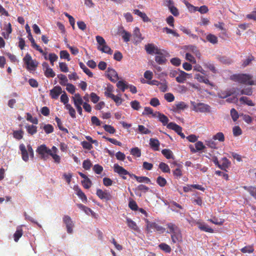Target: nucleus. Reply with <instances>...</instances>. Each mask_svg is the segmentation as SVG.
I'll use <instances>...</instances> for the list:
<instances>
[{
	"mask_svg": "<svg viewBox=\"0 0 256 256\" xmlns=\"http://www.w3.org/2000/svg\"><path fill=\"white\" fill-rule=\"evenodd\" d=\"M230 78L234 82L245 85H256V81L253 80V76L250 74H234L230 76Z\"/></svg>",
	"mask_w": 256,
	"mask_h": 256,
	"instance_id": "1",
	"label": "nucleus"
},
{
	"mask_svg": "<svg viewBox=\"0 0 256 256\" xmlns=\"http://www.w3.org/2000/svg\"><path fill=\"white\" fill-rule=\"evenodd\" d=\"M190 104L192 106V110L196 112L210 113L211 112V107L208 104L191 101Z\"/></svg>",
	"mask_w": 256,
	"mask_h": 256,
	"instance_id": "2",
	"label": "nucleus"
},
{
	"mask_svg": "<svg viewBox=\"0 0 256 256\" xmlns=\"http://www.w3.org/2000/svg\"><path fill=\"white\" fill-rule=\"evenodd\" d=\"M51 150L46 147L45 144H42L38 146L36 152L40 156L41 159L46 160L48 158L51 152Z\"/></svg>",
	"mask_w": 256,
	"mask_h": 256,
	"instance_id": "3",
	"label": "nucleus"
},
{
	"mask_svg": "<svg viewBox=\"0 0 256 256\" xmlns=\"http://www.w3.org/2000/svg\"><path fill=\"white\" fill-rule=\"evenodd\" d=\"M24 63L26 65V68L28 70H33L38 66L36 61L32 60L31 56L27 53L23 58Z\"/></svg>",
	"mask_w": 256,
	"mask_h": 256,
	"instance_id": "4",
	"label": "nucleus"
},
{
	"mask_svg": "<svg viewBox=\"0 0 256 256\" xmlns=\"http://www.w3.org/2000/svg\"><path fill=\"white\" fill-rule=\"evenodd\" d=\"M96 196L102 200L110 201L112 199V196L110 192L108 190H102L101 189L98 188L96 192Z\"/></svg>",
	"mask_w": 256,
	"mask_h": 256,
	"instance_id": "5",
	"label": "nucleus"
},
{
	"mask_svg": "<svg viewBox=\"0 0 256 256\" xmlns=\"http://www.w3.org/2000/svg\"><path fill=\"white\" fill-rule=\"evenodd\" d=\"M146 228L148 232H152V230H156L158 232H164V229L156 223L151 222L147 219L146 220Z\"/></svg>",
	"mask_w": 256,
	"mask_h": 256,
	"instance_id": "6",
	"label": "nucleus"
},
{
	"mask_svg": "<svg viewBox=\"0 0 256 256\" xmlns=\"http://www.w3.org/2000/svg\"><path fill=\"white\" fill-rule=\"evenodd\" d=\"M63 222L66 224V231L68 234L73 232L74 223L70 217L68 215H64L62 218Z\"/></svg>",
	"mask_w": 256,
	"mask_h": 256,
	"instance_id": "7",
	"label": "nucleus"
},
{
	"mask_svg": "<svg viewBox=\"0 0 256 256\" xmlns=\"http://www.w3.org/2000/svg\"><path fill=\"white\" fill-rule=\"evenodd\" d=\"M114 170L115 172L118 173L120 176H121L124 180H126V178L125 176L126 175H130L132 174H130L126 170H125L122 166H119L117 164H115L114 166Z\"/></svg>",
	"mask_w": 256,
	"mask_h": 256,
	"instance_id": "8",
	"label": "nucleus"
},
{
	"mask_svg": "<svg viewBox=\"0 0 256 256\" xmlns=\"http://www.w3.org/2000/svg\"><path fill=\"white\" fill-rule=\"evenodd\" d=\"M145 50L150 54H162L161 50L153 44H148L145 45Z\"/></svg>",
	"mask_w": 256,
	"mask_h": 256,
	"instance_id": "9",
	"label": "nucleus"
},
{
	"mask_svg": "<svg viewBox=\"0 0 256 256\" xmlns=\"http://www.w3.org/2000/svg\"><path fill=\"white\" fill-rule=\"evenodd\" d=\"M133 36V43L135 45H138L140 44L144 40V38L140 32V30L138 28L136 27L132 33Z\"/></svg>",
	"mask_w": 256,
	"mask_h": 256,
	"instance_id": "10",
	"label": "nucleus"
},
{
	"mask_svg": "<svg viewBox=\"0 0 256 256\" xmlns=\"http://www.w3.org/2000/svg\"><path fill=\"white\" fill-rule=\"evenodd\" d=\"M117 33L122 36L124 42H128L130 40V38L132 36L131 34L126 31L122 26H120L118 28Z\"/></svg>",
	"mask_w": 256,
	"mask_h": 256,
	"instance_id": "11",
	"label": "nucleus"
},
{
	"mask_svg": "<svg viewBox=\"0 0 256 256\" xmlns=\"http://www.w3.org/2000/svg\"><path fill=\"white\" fill-rule=\"evenodd\" d=\"M106 76L109 80L113 82H116L119 79L116 72L114 69L110 68H108L107 70Z\"/></svg>",
	"mask_w": 256,
	"mask_h": 256,
	"instance_id": "12",
	"label": "nucleus"
},
{
	"mask_svg": "<svg viewBox=\"0 0 256 256\" xmlns=\"http://www.w3.org/2000/svg\"><path fill=\"white\" fill-rule=\"evenodd\" d=\"M62 92V89L60 86H56L50 90V96L52 98L57 99Z\"/></svg>",
	"mask_w": 256,
	"mask_h": 256,
	"instance_id": "13",
	"label": "nucleus"
},
{
	"mask_svg": "<svg viewBox=\"0 0 256 256\" xmlns=\"http://www.w3.org/2000/svg\"><path fill=\"white\" fill-rule=\"evenodd\" d=\"M28 40L30 41L32 43V46L33 48L36 49V50L38 51L40 54H46L42 49L36 43L34 40V39L32 36V33L28 34Z\"/></svg>",
	"mask_w": 256,
	"mask_h": 256,
	"instance_id": "14",
	"label": "nucleus"
},
{
	"mask_svg": "<svg viewBox=\"0 0 256 256\" xmlns=\"http://www.w3.org/2000/svg\"><path fill=\"white\" fill-rule=\"evenodd\" d=\"M74 189L76 192L77 196L83 202H87L86 196L78 186H74Z\"/></svg>",
	"mask_w": 256,
	"mask_h": 256,
	"instance_id": "15",
	"label": "nucleus"
},
{
	"mask_svg": "<svg viewBox=\"0 0 256 256\" xmlns=\"http://www.w3.org/2000/svg\"><path fill=\"white\" fill-rule=\"evenodd\" d=\"M188 108V106L184 102H180L172 106L174 112H178L179 110H184Z\"/></svg>",
	"mask_w": 256,
	"mask_h": 256,
	"instance_id": "16",
	"label": "nucleus"
},
{
	"mask_svg": "<svg viewBox=\"0 0 256 256\" xmlns=\"http://www.w3.org/2000/svg\"><path fill=\"white\" fill-rule=\"evenodd\" d=\"M72 98L75 106H82L84 103L82 98L78 93L74 94V96H72Z\"/></svg>",
	"mask_w": 256,
	"mask_h": 256,
	"instance_id": "17",
	"label": "nucleus"
},
{
	"mask_svg": "<svg viewBox=\"0 0 256 256\" xmlns=\"http://www.w3.org/2000/svg\"><path fill=\"white\" fill-rule=\"evenodd\" d=\"M196 224L198 225V228L202 231L210 233L214 232V230L204 222H196Z\"/></svg>",
	"mask_w": 256,
	"mask_h": 256,
	"instance_id": "18",
	"label": "nucleus"
},
{
	"mask_svg": "<svg viewBox=\"0 0 256 256\" xmlns=\"http://www.w3.org/2000/svg\"><path fill=\"white\" fill-rule=\"evenodd\" d=\"M171 239L172 242L174 244H175L177 242H182V235L180 230L177 231L176 232V233L172 234Z\"/></svg>",
	"mask_w": 256,
	"mask_h": 256,
	"instance_id": "19",
	"label": "nucleus"
},
{
	"mask_svg": "<svg viewBox=\"0 0 256 256\" xmlns=\"http://www.w3.org/2000/svg\"><path fill=\"white\" fill-rule=\"evenodd\" d=\"M190 74L186 72L180 70L178 75L176 77V80L179 83H183Z\"/></svg>",
	"mask_w": 256,
	"mask_h": 256,
	"instance_id": "20",
	"label": "nucleus"
},
{
	"mask_svg": "<svg viewBox=\"0 0 256 256\" xmlns=\"http://www.w3.org/2000/svg\"><path fill=\"white\" fill-rule=\"evenodd\" d=\"M19 148L21 152L22 160L25 162H27L28 160V150H26L25 146L23 144H20Z\"/></svg>",
	"mask_w": 256,
	"mask_h": 256,
	"instance_id": "21",
	"label": "nucleus"
},
{
	"mask_svg": "<svg viewBox=\"0 0 256 256\" xmlns=\"http://www.w3.org/2000/svg\"><path fill=\"white\" fill-rule=\"evenodd\" d=\"M160 144L157 138H151L150 140V148L155 151L159 150Z\"/></svg>",
	"mask_w": 256,
	"mask_h": 256,
	"instance_id": "22",
	"label": "nucleus"
},
{
	"mask_svg": "<svg viewBox=\"0 0 256 256\" xmlns=\"http://www.w3.org/2000/svg\"><path fill=\"white\" fill-rule=\"evenodd\" d=\"M244 190H247L251 196L256 200V186H243L242 187Z\"/></svg>",
	"mask_w": 256,
	"mask_h": 256,
	"instance_id": "23",
	"label": "nucleus"
},
{
	"mask_svg": "<svg viewBox=\"0 0 256 256\" xmlns=\"http://www.w3.org/2000/svg\"><path fill=\"white\" fill-rule=\"evenodd\" d=\"M133 13L140 17L144 22H150V19L148 18L144 12H140L139 10L135 9L133 10Z\"/></svg>",
	"mask_w": 256,
	"mask_h": 256,
	"instance_id": "24",
	"label": "nucleus"
},
{
	"mask_svg": "<svg viewBox=\"0 0 256 256\" xmlns=\"http://www.w3.org/2000/svg\"><path fill=\"white\" fill-rule=\"evenodd\" d=\"M167 128L174 130L178 134L182 131V128L181 126L172 122L168 124Z\"/></svg>",
	"mask_w": 256,
	"mask_h": 256,
	"instance_id": "25",
	"label": "nucleus"
},
{
	"mask_svg": "<svg viewBox=\"0 0 256 256\" xmlns=\"http://www.w3.org/2000/svg\"><path fill=\"white\" fill-rule=\"evenodd\" d=\"M167 228L169 231L168 232L170 234L176 233L177 231L180 230L179 228L174 224L170 222L166 224Z\"/></svg>",
	"mask_w": 256,
	"mask_h": 256,
	"instance_id": "26",
	"label": "nucleus"
},
{
	"mask_svg": "<svg viewBox=\"0 0 256 256\" xmlns=\"http://www.w3.org/2000/svg\"><path fill=\"white\" fill-rule=\"evenodd\" d=\"M130 177L134 178H136V180L139 182H144L147 184L150 182V179L146 176H136L135 174H132V175H130Z\"/></svg>",
	"mask_w": 256,
	"mask_h": 256,
	"instance_id": "27",
	"label": "nucleus"
},
{
	"mask_svg": "<svg viewBox=\"0 0 256 256\" xmlns=\"http://www.w3.org/2000/svg\"><path fill=\"white\" fill-rule=\"evenodd\" d=\"M23 234V230L21 226H18L16 228V230L14 234V240L16 242H18L20 238L22 236Z\"/></svg>",
	"mask_w": 256,
	"mask_h": 256,
	"instance_id": "28",
	"label": "nucleus"
},
{
	"mask_svg": "<svg viewBox=\"0 0 256 256\" xmlns=\"http://www.w3.org/2000/svg\"><path fill=\"white\" fill-rule=\"evenodd\" d=\"M158 118L163 126H167L168 124L169 120L168 118L163 114L158 113Z\"/></svg>",
	"mask_w": 256,
	"mask_h": 256,
	"instance_id": "29",
	"label": "nucleus"
},
{
	"mask_svg": "<svg viewBox=\"0 0 256 256\" xmlns=\"http://www.w3.org/2000/svg\"><path fill=\"white\" fill-rule=\"evenodd\" d=\"M106 91L104 92V96L107 98H110L112 95L114 94H112V92L114 91V86L111 84H108L107 85L106 88H105Z\"/></svg>",
	"mask_w": 256,
	"mask_h": 256,
	"instance_id": "30",
	"label": "nucleus"
},
{
	"mask_svg": "<svg viewBox=\"0 0 256 256\" xmlns=\"http://www.w3.org/2000/svg\"><path fill=\"white\" fill-rule=\"evenodd\" d=\"M98 49L102 52L106 53L109 54H112V49L106 44L102 46H98Z\"/></svg>",
	"mask_w": 256,
	"mask_h": 256,
	"instance_id": "31",
	"label": "nucleus"
},
{
	"mask_svg": "<svg viewBox=\"0 0 256 256\" xmlns=\"http://www.w3.org/2000/svg\"><path fill=\"white\" fill-rule=\"evenodd\" d=\"M65 108L68 110V113L72 118H76V110L70 104H66L65 106Z\"/></svg>",
	"mask_w": 256,
	"mask_h": 256,
	"instance_id": "32",
	"label": "nucleus"
},
{
	"mask_svg": "<svg viewBox=\"0 0 256 256\" xmlns=\"http://www.w3.org/2000/svg\"><path fill=\"white\" fill-rule=\"evenodd\" d=\"M77 206L79 208L84 212L87 214H88L90 212L91 213L92 215H94V212L90 208L86 207V206L83 205L82 204H77Z\"/></svg>",
	"mask_w": 256,
	"mask_h": 256,
	"instance_id": "33",
	"label": "nucleus"
},
{
	"mask_svg": "<svg viewBox=\"0 0 256 256\" xmlns=\"http://www.w3.org/2000/svg\"><path fill=\"white\" fill-rule=\"evenodd\" d=\"M79 65L80 68L88 76L92 77L93 76L92 72L85 66L83 62H80Z\"/></svg>",
	"mask_w": 256,
	"mask_h": 256,
	"instance_id": "34",
	"label": "nucleus"
},
{
	"mask_svg": "<svg viewBox=\"0 0 256 256\" xmlns=\"http://www.w3.org/2000/svg\"><path fill=\"white\" fill-rule=\"evenodd\" d=\"M252 94V89L250 87L244 88L240 90V94L251 96ZM239 94V93H238Z\"/></svg>",
	"mask_w": 256,
	"mask_h": 256,
	"instance_id": "35",
	"label": "nucleus"
},
{
	"mask_svg": "<svg viewBox=\"0 0 256 256\" xmlns=\"http://www.w3.org/2000/svg\"><path fill=\"white\" fill-rule=\"evenodd\" d=\"M155 60L159 64H164L166 63V60L162 53V54H158L155 56Z\"/></svg>",
	"mask_w": 256,
	"mask_h": 256,
	"instance_id": "36",
	"label": "nucleus"
},
{
	"mask_svg": "<svg viewBox=\"0 0 256 256\" xmlns=\"http://www.w3.org/2000/svg\"><path fill=\"white\" fill-rule=\"evenodd\" d=\"M57 76L60 79L59 83L60 85L64 86L68 84V80L65 75L60 74Z\"/></svg>",
	"mask_w": 256,
	"mask_h": 256,
	"instance_id": "37",
	"label": "nucleus"
},
{
	"mask_svg": "<svg viewBox=\"0 0 256 256\" xmlns=\"http://www.w3.org/2000/svg\"><path fill=\"white\" fill-rule=\"evenodd\" d=\"M128 84L123 80H119L116 83V86L118 88L120 89L122 92H124L126 89H128Z\"/></svg>",
	"mask_w": 256,
	"mask_h": 256,
	"instance_id": "38",
	"label": "nucleus"
},
{
	"mask_svg": "<svg viewBox=\"0 0 256 256\" xmlns=\"http://www.w3.org/2000/svg\"><path fill=\"white\" fill-rule=\"evenodd\" d=\"M158 247L160 250L166 253H170L172 251L170 246L166 243H161L158 245Z\"/></svg>",
	"mask_w": 256,
	"mask_h": 256,
	"instance_id": "39",
	"label": "nucleus"
},
{
	"mask_svg": "<svg viewBox=\"0 0 256 256\" xmlns=\"http://www.w3.org/2000/svg\"><path fill=\"white\" fill-rule=\"evenodd\" d=\"M240 101L242 103L247 104L249 106H254V104L253 103L249 98L246 96H242L240 98Z\"/></svg>",
	"mask_w": 256,
	"mask_h": 256,
	"instance_id": "40",
	"label": "nucleus"
},
{
	"mask_svg": "<svg viewBox=\"0 0 256 256\" xmlns=\"http://www.w3.org/2000/svg\"><path fill=\"white\" fill-rule=\"evenodd\" d=\"M206 40L212 44L218 43V38L214 34H208L206 36Z\"/></svg>",
	"mask_w": 256,
	"mask_h": 256,
	"instance_id": "41",
	"label": "nucleus"
},
{
	"mask_svg": "<svg viewBox=\"0 0 256 256\" xmlns=\"http://www.w3.org/2000/svg\"><path fill=\"white\" fill-rule=\"evenodd\" d=\"M158 167L164 172L170 173V172L168 166L164 162H161L159 164Z\"/></svg>",
	"mask_w": 256,
	"mask_h": 256,
	"instance_id": "42",
	"label": "nucleus"
},
{
	"mask_svg": "<svg viewBox=\"0 0 256 256\" xmlns=\"http://www.w3.org/2000/svg\"><path fill=\"white\" fill-rule=\"evenodd\" d=\"M56 122L58 126V127L59 129L61 130L62 131L66 132L68 133V130L67 128H64L62 126V121L60 118H59L58 117L56 116L55 118Z\"/></svg>",
	"mask_w": 256,
	"mask_h": 256,
	"instance_id": "43",
	"label": "nucleus"
},
{
	"mask_svg": "<svg viewBox=\"0 0 256 256\" xmlns=\"http://www.w3.org/2000/svg\"><path fill=\"white\" fill-rule=\"evenodd\" d=\"M27 132L29 134L33 135L37 132V127L34 125H28L26 126Z\"/></svg>",
	"mask_w": 256,
	"mask_h": 256,
	"instance_id": "44",
	"label": "nucleus"
},
{
	"mask_svg": "<svg viewBox=\"0 0 256 256\" xmlns=\"http://www.w3.org/2000/svg\"><path fill=\"white\" fill-rule=\"evenodd\" d=\"M126 222L128 224V226L132 229L137 230H138V227L136 224V223L132 220L130 218H126Z\"/></svg>",
	"mask_w": 256,
	"mask_h": 256,
	"instance_id": "45",
	"label": "nucleus"
},
{
	"mask_svg": "<svg viewBox=\"0 0 256 256\" xmlns=\"http://www.w3.org/2000/svg\"><path fill=\"white\" fill-rule=\"evenodd\" d=\"M24 132L22 130H14L13 132V136L14 138L18 140H20L22 138Z\"/></svg>",
	"mask_w": 256,
	"mask_h": 256,
	"instance_id": "46",
	"label": "nucleus"
},
{
	"mask_svg": "<svg viewBox=\"0 0 256 256\" xmlns=\"http://www.w3.org/2000/svg\"><path fill=\"white\" fill-rule=\"evenodd\" d=\"M138 131L140 133L145 134H149L151 132L150 130H149L143 125H138Z\"/></svg>",
	"mask_w": 256,
	"mask_h": 256,
	"instance_id": "47",
	"label": "nucleus"
},
{
	"mask_svg": "<svg viewBox=\"0 0 256 256\" xmlns=\"http://www.w3.org/2000/svg\"><path fill=\"white\" fill-rule=\"evenodd\" d=\"M173 175L175 178L180 179L182 176V172L180 168H178L172 170Z\"/></svg>",
	"mask_w": 256,
	"mask_h": 256,
	"instance_id": "48",
	"label": "nucleus"
},
{
	"mask_svg": "<svg viewBox=\"0 0 256 256\" xmlns=\"http://www.w3.org/2000/svg\"><path fill=\"white\" fill-rule=\"evenodd\" d=\"M204 66L206 68H208L213 73L216 74L217 72V70L216 69L214 64L211 63L210 62H208L204 64Z\"/></svg>",
	"mask_w": 256,
	"mask_h": 256,
	"instance_id": "49",
	"label": "nucleus"
},
{
	"mask_svg": "<svg viewBox=\"0 0 256 256\" xmlns=\"http://www.w3.org/2000/svg\"><path fill=\"white\" fill-rule=\"evenodd\" d=\"M130 154L134 156L139 158L141 156V150L138 147H135L130 150Z\"/></svg>",
	"mask_w": 256,
	"mask_h": 256,
	"instance_id": "50",
	"label": "nucleus"
},
{
	"mask_svg": "<svg viewBox=\"0 0 256 256\" xmlns=\"http://www.w3.org/2000/svg\"><path fill=\"white\" fill-rule=\"evenodd\" d=\"M212 139L214 140H218L220 142L224 140V136L222 132H218L213 136Z\"/></svg>",
	"mask_w": 256,
	"mask_h": 256,
	"instance_id": "51",
	"label": "nucleus"
},
{
	"mask_svg": "<svg viewBox=\"0 0 256 256\" xmlns=\"http://www.w3.org/2000/svg\"><path fill=\"white\" fill-rule=\"evenodd\" d=\"M156 182L160 187H164L166 184L167 182L164 178L158 176L156 178Z\"/></svg>",
	"mask_w": 256,
	"mask_h": 256,
	"instance_id": "52",
	"label": "nucleus"
},
{
	"mask_svg": "<svg viewBox=\"0 0 256 256\" xmlns=\"http://www.w3.org/2000/svg\"><path fill=\"white\" fill-rule=\"evenodd\" d=\"M43 129L46 134L52 133L54 130L53 126L50 124H46L43 126Z\"/></svg>",
	"mask_w": 256,
	"mask_h": 256,
	"instance_id": "53",
	"label": "nucleus"
},
{
	"mask_svg": "<svg viewBox=\"0 0 256 256\" xmlns=\"http://www.w3.org/2000/svg\"><path fill=\"white\" fill-rule=\"evenodd\" d=\"M189 50L192 52L196 57L200 58L201 54L197 47L192 46L189 48Z\"/></svg>",
	"mask_w": 256,
	"mask_h": 256,
	"instance_id": "54",
	"label": "nucleus"
},
{
	"mask_svg": "<svg viewBox=\"0 0 256 256\" xmlns=\"http://www.w3.org/2000/svg\"><path fill=\"white\" fill-rule=\"evenodd\" d=\"M162 153L168 159H170L172 158V152L169 149L162 150Z\"/></svg>",
	"mask_w": 256,
	"mask_h": 256,
	"instance_id": "55",
	"label": "nucleus"
},
{
	"mask_svg": "<svg viewBox=\"0 0 256 256\" xmlns=\"http://www.w3.org/2000/svg\"><path fill=\"white\" fill-rule=\"evenodd\" d=\"M82 184L86 189H88L92 185V182L88 178L82 180Z\"/></svg>",
	"mask_w": 256,
	"mask_h": 256,
	"instance_id": "56",
	"label": "nucleus"
},
{
	"mask_svg": "<svg viewBox=\"0 0 256 256\" xmlns=\"http://www.w3.org/2000/svg\"><path fill=\"white\" fill-rule=\"evenodd\" d=\"M162 32H166L167 34H172L174 36L176 37H179L180 35L178 34L176 31L171 30L167 27L164 28H162Z\"/></svg>",
	"mask_w": 256,
	"mask_h": 256,
	"instance_id": "57",
	"label": "nucleus"
},
{
	"mask_svg": "<svg viewBox=\"0 0 256 256\" xmlns=\"http://www.w3.org/2000/svg\"><path fill=\"white\" fill-rule=\"evenodd\" d=\"M44 75L46 78H54L56 74L52 69L50 68L44 70Z\"/></svg>",
	"mask_w": 256,
	"mask_h": 256,
	"instance_id": "58",
	"label": "nucleus"
},
{
	"mask_svg": "<svg viewBox=\"0 0 256 256\" xmlns=\"http://www.w3.org/2000/svg\"><path fill=\"white\" fill-rule=\"evenodd\" d=\"M103 128L106 132L110 134H113L116 132V129L110 125L104 124Z\"/></svg>",
	"mask_w": 256,
	"mask_h": 256,
	"instance_id": "59",
	"label": "nucleus"
},
{
	"mask_svg": "<svg viewBox=\"0 0 256 256\" xmlns=\"http://www.w3.org/2000/svg\"><path fill=\"white\" fill-rule=\"evenodd\" d=\"M110 98H111L116 102L117 106H120L122 102V98L118 96H115L113 94Z\"/></svg>",
	"mask_w": 256,
	"mask_h": 256,
	"instance_id": "60",
	"label": "nucleus"
},
{
	"mask_svg": "<svg viewBox=\"0 0 256 256\" xmlns=\"http://www.w3.org/2000/svg\"><path fill=\"white\" fill-rule=\"evenodd\" d=\"M60 58H64L67 60L68 61L70 60V54L68 52L65 50H61L60 52Z\"/></svg>",
	"mask_w": 256,
	"mask_h": 256,
	"instance_id": "61",
	"label": "nucleus"
},
{
	"mask_svg": "<svg viewBox=\"0 0 256 256\" xmlns=\"http://www.w3.org/2000/svg\"><path fill=\"white\" fill-rule=\"evenodd\" d=\"M130 106L134 110H138L141 108L140 102L136 100L132 101Z\"/></svg>",
	"mask_w": 256,
	"mask_h": 256,
	"instance_id": "62",
	"label": "nucleus"
},
{
	"mask_svg": "<svg viewBox=\"0 0 256 256\" xmlns=\"http://www.w3.org/2000/svg\"><path fill=\"white\" fill-rule=\"evenodd\" d=\"M233 134L234 136H238L242 134V130L239 126H235L232 128Z\"/></svg>",
	"mask_w": 256,
	"mask_h": 256,
	"instance_id": "63",
	"label": "nucleus"
},
{
	"mask_svg": "<svg viewBox=\"0 0 256 256\" xmlns=\"http://www.w3.org/2000/svg\"><path fill=\"white\" fill-rule=\"evenodd\" d=\"M240 250L243 253H252L254 251V248L252 246H248L242 248Z\"/></svg>",
	"mask_w": 256,
	"mask_h": 256,
	"instance_id": "64",
	"label": "nucleus"
}]
</instances>
